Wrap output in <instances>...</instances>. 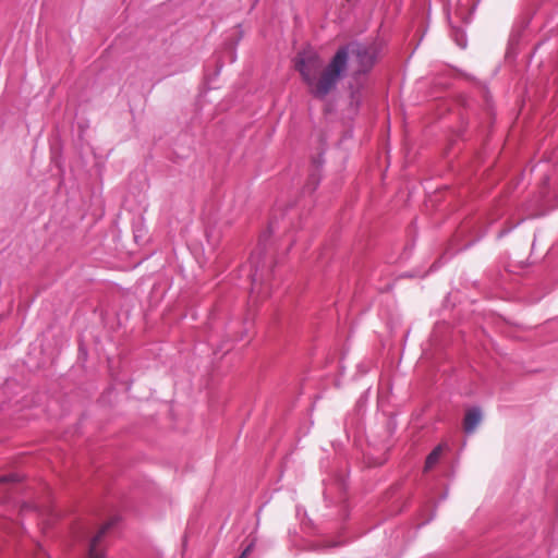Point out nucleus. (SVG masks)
Returning a JSON list of instances; mask_svg holds the SVG:
<instances>
[{
	"instance_id": "4",
	"label": "nucleus",
	"mask_w": 558,
	"mask_h": 558,
	"mask_svg": "<svg viewBox=\"0 0 558 558\" xmlns=\"http://www.w3.org/2000/svg\"><path fill=\"white\" fill-rule=\"evenodd\" d=\"M483 418L482 411L478 407H474L466 411L464 421H463V428L466 434H472L477 428V426L481 424Z\"/></svg>"
},
{
	"instance_id": "2",
	"label": "nucleus",
	"mask_w": 558,
	"mask_h": 558,
	"mask_svg": "<svg viewBox=\"0 0 558 558\" xmlns=\"http://www.w3.org/2000/svg\"><path fill=\"white\" fill-rule=\"evenodd\" d=\"M274 222L270 221L268 230L260 234L258 245L250 258L252 268L251 300L268 295L269 288L267 281L271 270L269 269V262L266 257V242L268 241L270 233L274 232Z\"/></svg>"
},
{
	"instance_id": "1",
	"label": "nucleus",
	"mask_w": 558,
	"mask_h": 558,
	"mask_svg": "<svg viewBox=\"0 0 558 558\" xmlns=\"http://www.w3.org/2000/svg\"><path fill=\"white\" fill-rule=\"evenodd\" d=\"M351 58L357 65L352 76L357 78L372 70L377 60V51L373 46L351 41L339 47L324 69L322 60L316 54H300L295 69L301 74L310 94L316 99L324 100L337 88L339 81L345 77Z\"/></svg>"
},
{
	"instance_id": "7",
	"label": "nucleus",
	"mask_w": 558,
	"mask_h": 558,
	"mask_svg": "<svg viewBox=\"0 0 558 558\" xmlns=\"http://www.w3.org/2000/svg\"><path fill=\"white\" fill-rule=\"evenodd\" d=\"M20 476L17 474L0 475V484L8 482H19Z\"/></svg>"
},
{
	"instance_id": "9",
	"label": "nucleus",
	"mask_w": 558,
	"mask_h": 558,
	"mask_svg": "<svg viewBox=\"0 0 558 558\" xmlns=\"http://www.w3.org/2000/svg\"><path fill=\"white\" fill-rule=\"evenodd\" d=\"M341 544H342L341 542H333V543H328L326 546L327 547H336V546H339Z\"/></svg>"
},
{
	"instance_id": "6",
	"label": "nucleus",
	"mask_w": 558,
	"mask_h": 558,
	"mask_svg": "<svg viewBox=\"0 0 558 558\" xmlns=\"http://www.w3.org/2000/svg\"><path fill=\"white\" fill-rule=\"evenodd\" d=\"M451 36H452L453 40L456 41V44L460 48L466 47L468 43H466V36H465L464 31H462L460 28H452Z\"/></svg>"
},
{
	"instance_id": "8",
	"label": "nucleus",
	"mask_w": 558,
	"mask_h": 558,
	"mask_svg": "<svg viewBox=\"0 0 558 558\" xmlns=\"http://www.w3.org/2000/svg\"><path fill=\"white\" fill-rule=\"evenodd\" d=\"M251 547H252L251 545L247 546L238 558H246L247 554L251 550Z\"/></svg>"
},
{
	"instance_id": "5",
	"label": "nucleus",
	"mask_w": 558,
	"mask_h": 558,
	"mask_svg": "<svg viewBox=\"0 0 558 558\" xmlns=\"http://www.w3.org/2000/svg\"><path fill=\"white\" fill-rule=\"evenodd\" d=\"M445 448L446 445L440 444L432 450L425 460L424 472L430 471L439 462Z\"/></svg>"
},
{
	"instance_id": "3",
	"label": "nucleus",
	"mask_w": 558,
	"mask_h": 558,
	"mask_svg": "<svg viewBox=\"0 0 558 558\" xmlns=\"http://www.w3.org/2000/svg\"><path fill=\"white\" fill-rule=\"evenodd\" d=\"M119 517L111 518L106 522L95 536L88 542L87 558H104L100 546L104 537L118 524Z\"/></svg>"
}]
</instances>
